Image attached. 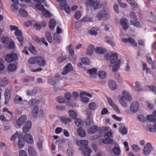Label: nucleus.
<instances>
[{
  "instance_id": "37",
  "label": "nucleus",
  "mask_w": 156,
  "mask_h": 156,
  "mask_svg": "<svg viewBox=\"0 0 156 156\" xmlns=\"http://www.w3.org/2000/svg\"><path fill=\"white\" fill-rule=\"evenodd\" d=\"M46 38L50 43H51L52 41V37L50 33L48 31H46L45 32Z\"/></svg>"
},
{
  "instance_id": "35",
  "label": "nucleus",
  "mask_w": 156,
  "mask_h": 156,
  "mask_svg": "<svg viewBox=\"0 0 156 156\" xmlns=\"http://www.w3.org/2000/svg\"><path fill=\"white\" fill-rule=\"evenodd\" d=\"M39 110L38 107L37 106H35L33 109L32 112L34 117L37 118V117Z\"/></svg>"
},
{
  "instance_id": "29",
  "label": "nucleus",
  "mask_w": 156,
  "mask_h": 156,
  "mask_svg": "<svg viewBox=\"0 0 156 156\" xmlns=\"http://www.w3.org/2000/svg\"><path fill=\"white\" fill-rule=\"evenodd\" d=\"M120 63V61L119 60L113 66L112 70L113 72H115L119 68Z\"/></svg>"
},
{
  "instance_id": "19",
  "label": "nucleus",
  "mask_w": 156,
  "mask_h": 156,
  "mask_svg": "<svg viewBox=\"0 0 156 156\" xmlns=\"http://www.w3.org/2000/svg\"><path fill=\"white\" fill-rule=\"evenodd\" d=\"M98 127L96 125L91 126L87 130V132L89 134L96 133L98 130Z\"/></svg>"
},
{
  "instance_id": "36",
  "label": "nucleus",
  "mask_w": 156,
  "mask_h": 156,
  "mask_svg": "<svg viewBox=\"0 0 156 156\" xmlns=\"http://www.w3.org/2000/svg\"><path fill=\"white\" fill-rule=\"evenodd\" d=\"M75 123L76 126L79 127L83 125V122L80 119L76 118L75 119Z\"/></svg>"
},
{
  "instance_id": "22",
  "label": "nucleus",
  "mask_w": 156,
  "mask_h": 156,
  "mask_svg": "<svg viewBox=\"0 0 156 156\" xmlns=\"http://www.w3.org/2000/svg\"><path fill=\"white\" fill-rule=\"evenodd\" d=\"M122 41L124 43L129 42L133 45L136 46L137 45V43L131 37H129L127 38H123L122 39Z\"/></svg>"
},
{
  "instance_id": "41",
  "label": "nucleus",
  "mask_w": 156,
  "mask_h": 156,
  "mask_svg": "<svg viewBox=\"0 0 156 156\" xmlns=\"http://www.w3.org/2000/svg\"><path fill=\"white\" fill-rule=\"evenodd\" d=\"M8 70L10 72H13L16 69V65L13 64H10L8 66Z\"/></svg>"
},
{
  "instance_id": "63",
  "label": "nucleus",
  "mask_w": 156,
  "mask_h": 156,
  "mask_svg": "<svg viewBox=\"0 0 156 156\" xmlns=\"http://www.w3.org/2000/svg\"><path fill=\"white\" fill-rule=\"evenodd\" d=\"M107 131V129L105 127H100L99 129V131L101 133L104 134Z\"/></svg>"
},
{
  "instance_id": "15",
  "label": "nucleus",
  "mask_w": 156,
  "mask_h": 156,
  "mask_svg": "<svg viewBox=\"0 0 156 156\" xmlns=\"http://www.w3.org/2000/svg\"><path fill=\"white\" fill-rule=\"evenodd\" d=\"M31 127V123L30 121H28L23 128V132L24 133L27 132Z\"/></svg>"
},
{
  "instance_id": "16",
  "label": "nucleus",
  "mask_w": 156,
  "mask_h": 156,
  "mask_svg": "<svg viewBox=\"0 0 156 156\" xmlns=\"http://www.w3.org/2000/svg\"><path fill=\"white\" fill-rule=\"evenodd\" d=\"M120 24L122 26L123 29L126 30L128 28V25L127 24V20L126 18L121 19L120 20Z\"/></svg>"
},
{
  "instance_id": "23",
  "label": "nucleus",
  "mask_w": 156,
  "mask_h": 156,
  "mask_svg": "<svg viewBox=\"0 0 156 156\" xmlns=\"http://www.w3.org/2000/svg\"><path fill=\"white\" fill-rule=\"evenodd\" d=\"M88 143V141L87 140H80L77 141L76 142V144L80 146V147H83V146H87V145Z\"/></svg>"
},
{
  "instance_id": "40",
  "label": "nucleus",
  "mask_w": 156,
  "mask_h": 156,
  "mask_svg": "<svg viewBox=\"0 0 156 156\" xmlns=\"http://www.w3.org/2000/svg\"><path fill=\"white\" fill-rule=\"evenodd\" d=\"M61 122L65 124L68 123L71 121V120L70 118L65 117L61 118Z\"/></svg>"
},
{
  "instance_id": "50",
  "label": "nucleus",
  "mask_w": 156,
  "mask_h": 156,
  "mask_svg": "<svg viewBox=\"0 0 156 156\" xmlns=\"http://www.w3.org/2000/svg\"><path fill=\"white\" fill-rule=\"evenodd\" d=\"M84 122L86 125L89 126L93 123V120L92 119L87 117L85 120Z\"/></svg>"
},
{
  "instance_id": "11",
  "label": "nucleus",
  "mask_w": 156,
  "mask_h": 156,
  "mask_svg": "<svg viewBox=\"0 0 156 156\" xmlns=\"http://www.w3.org/2000/svg\"><path fill=\"white\" fill-rule=\"evenodd\" d=\"M27 120V118L26 116L23 115L20 117L17 120L16 124L17 126H20L24 123Z\"/></svg>"
},
{
  "instance_id": "14",
  "label": "nucleus",
  "mask_w": 156,
  "mask_h": 156,
  "mask_svg": "<svg viewBox=\"0 0 156 156\" xmlns=\"http://www.w3.org/2000/svg\"><path fill=\"white\" fill-rule=\"evenodd\" d=\"M87 72L90 74V77L92 78H94L97 76V70L96 68L88 69L87 70Z\"/></svg>"
},
{
  "instance_id": "30",
  "label": "nucleus",
  "mask_w": 156,
  "mask_h": 156,
  "mask_svg": "<svg viewBox=\"0 0 156 156\" xmlns=\"http://www.w3.org/2000/svg\"><path fill=\"white\" fill-rule=\"evenodd\" d=\"M118 55L116 54H113L110 56V62L111 63L113 64L118 59Z\"/></svg>"
},
{
  "instance_id": "45",
  "label": "nucleus",
  "mask_w": 156,
  "mask_h": 156,
  "mask_svg": "<svg viewBox=\"0 0 156 156\" xmlns=\"http://www.w3.org/2000/svg\"><path fill=\"white\" fill-rule=\"evenodd\" d=\"M28 49L34 55H36L37 54V51L33 45H31L29 47Z\"/></svg>"
},
{
  "instance_id": "4",
  "label": "nucleus",
  "mask_w": 156,
  "mask_h": 156,
  "mask_svg": "<svg viewBox=\"0 0 156 156\" xmlns=\"http://www.w3.org/2000/svg\"><path fill=\"white\" fill-rule=\"evenodd\" d=\"M79 150L82 151V154L84 156H90V154L91 153V149L88 146L80 147Z\"/></svg>"
},
{
  "instance_id": "27",
  "label": "nucleus",
  "mask_w": 156,
  "mask_h": 156,
  "mask_svg": "<svg viewBox=\"0 0 156 156\" xmlns=\"http://www.w3.org/2000/svg\"><path fill=\"white\" fill-rule=\"evenodd\" d=\"M137 20H130V25L137 27H140V23Z\"/></svg>"
},
{
  "instance_id": "47",
  "label": "nucleus",
  "mask_w": 156,
  "mask_h": 156,
  "mask_svg": "<svg viewBox=\"0 0 156 156\" xmlns=\"http://www.w3.org/2000/svg\"><path fill=\"white\" fill-rule=\"evenodd\" d=\"M113 152L116 155H119L120 153V148L117 147H115L112 149Z\"/></svg>"
},
{
  "instance_id": "59",
  "label": "nucleus",
  "mask_w": 156,
  "mask_h": 156,
  "mask_svg": "<svg viewBox=\"0 0 156 156\" xmlns=\"http://www.w3.org/2000/svg\"><path fill=\"white\" fill-rule=\"evenodd\" d=\"M37 57H32L29 58L28 60L29 62L31 64H36Z\"/></svg>"
},
{
  "instance_id": "58",
  "label": "nucleus",
  "mask_w": 156,
  "mask_h": 156,
  "mask_svg": "<svg viewBox=\"0 0 156 156\" xmlns=\"http://www.w3.org/2000/svg\"><path fill=\"white\" fill-rule=\"evenodd\" d=\"M89 107L90 109L94 110L96 108V104L94 102H92L89 105Z\"/></svg>"
},
{
  "instance_id": "52",
  "label": "nucleus",
  "mask_w": 156,
  "mask_h": 156,
  "mask_svg": "<svg viewBox=\"0 0 156 156\" xmlns=\"http://www.w3.org/2000/svg\"><path fill=\"white\" fill-rule=\"evenodd\" d=\"M42 11V14L44 16L47 17H50V14L48 11L44 9Z\"/></svg>"
},
{
  "instance_id": "39",
  "label": "nucleus",
  "mask_w": 156,
  "mask_h": 156,
  "mask_svg": "<svg viewBox=\"0 0 156 156\" xmlns=\"http://www.w3.org/2000/svg\"><path fill=\"white\" fill-rule=\"evenodd\" d=\"M19 12L20 15L23 17H25L27 16V13L26 11L23 9H20Z\"/></svg>"
},
{
  "instance_id": "48",
  "label": "nucleus",
  "mask_w": 156,
  "mask_h": 156,
  "mask_svg": "<svg viewBox=\"0 0 156 156\" xmlns=\"http://www.w3.org/2000/svg\"><path fill=\"white\" fill-rule=\"evenodd\" d=\"M147 119L148 120L151 122H154L156 121V117L154 115L147 116Z\"/></svg>"
},
{
  "instance_id": "51",
  "label": "nucleus",
  "mask_w": 156,
  "mask_h": 156,
  "mask_svg": "<svg viewBox=\"0 0 156 156\" xmlns=\"http://www.w3.org/2000/svg\"><path fill=\"white\" fill-rule=\"evenodd\" d=\"M120 103L124 107H126L127 106V103L124 100L123 97H122L119 100Z\"/></svg>"
},
{
  "instance_id": "49",
  "label": "nucleus",
  "mask_w": 156,
  "mask_h": 156,
  "mask_svg": "<svg viewBox=\"0 0 156 156\" xmlns=\"http://www.w3.org/2000/svg\"><path fill=\"white\" fill-rule=\"evenodd\" d=\"M146 129L150 132H155V129H154L153 127L152 128V126L151 125H147L146 127Z\"/></svg>"
},
{
  "instance_id": "34",
  "label": "nucleus",
  "mask_w": 156,
  "mask_h": 156,
  "mask_svg": "<svg viewBox=\"0 0 156 156\" xmlns=\"http://www.w3.org/2000/svg\"><path fill=\"white\" fill-rule=\"evenodd\" d=\"M94 49V46L91 45L89 46L87 49V54L88 55H91L93 53Z\"/></svg>"
},
{
  "instance_id": "21",
  "label": "nucleus",
  "mask_w": 156,
  "mask_h": 156,
  "mask_svg": "<svg viewBox=\"0 0 156 156\" xmlns=\"http://www.w3.org/2000/svg\"><path fill=\"white\" fill-rule=\"evenodd\" d=\"M48 82L51 85L55 86L56 82L58 81L55 77L49 76L48 78Z\"/></svg>"
},
{
  "instance_id": "2",
  "label": "nucleus",
  "mask_w": 156,
  "mask_h": 156,
  "mask_svg": "<svg viewBox=\"0 0 156 156\" xmlns=\"http://www.w3.org/2000/svg\"><path fill=\"white\" fill-rule=\"evenodd\" d=\"M97 16L99 19L104 18L106 19H108L110 17V12L109 9L107 8H104L101 9L97 13Z\"/></svg>"
},
{
  "instance_id": "56",
  "label": "nucleus",
  "mask_w": 156,
  "mask_h": 156,
  "mask_svg": "<svg viewBox=\"0 0 156 156\" xmlns=\"http://www.w3.org/2000/svg\"><path fill=\"white\" fill-rule=\"evenodd\" d=\"M56 100L59 104H62L65 102L64 98L61 97H58L56 98Z\"/></svg>"
},
{
  "instance_id": "32",
  "label": "nucleus",
  "mask_w": 156,
  "mask_h": 156,
  "mask_svg": "<svg viewBox=\"0 0 156 156\" xmlns=\"http://www.w3.org/2000/svg\"><path fill=\"white\" fill-rule=\"evenodd\" d=\"M68 113L69 116L72 119H75L77 117V114L76 112L74 111L69 110L68 111Z\"/></svg>"
},
{
  "instance_id": "5",
  "label": "nucleus",
  "mask_w": 156,
  "mask_h": 156,
  "mask_svg": "<svg viewBox=\"0 0 156 156\" xmlns=\"http://www.w3.org/2000/svg\"><path fill=\"white\" fill-rule=\"evenodd\" d=\"M17 55L15 53L8 54L5 57V60L7 62H11L14 61L17 59Z\"/></svg>"
},
{
  "instance_id": "9",
  "label": "nucleus",
  "mask_w": 156,
  "mask_h": 156,
  "mask_svg": "<svg viewBox=\"0 0 156 156\" xmlns=\"http://www.w3.org/2000/svg\"><path fill=\"white\" fill-rule=\"evenodd\" d=\"M24 140L23 135L22 134H19L18 145L20 149H21L24 145Z\"/></svg>"
},
{
  "instance_id": "7",
  "label": "nucleus",
  "mask_w": 156,
  "mask_h": 156,
  "mask_svg": "<svg viewBox=\"0 0 156 156\" xmlns=\"http://www.w3.org/2000/svg\"><path fill=\"white\" fill-rule=\"evenodd\" d=\"M33 39L35 41L40 44H42L43 43L46 46L48 45V44L44 38H39L37 36H35L33 37Z\"/></svg>"
},
{
  "instance_id": "43",
  "label": "nucleus",
  "mask_w": 156,
  "mask_h": 156,
  "mask_svg": "<svg viewBox=\"0 0 156 156\" xmlns=\"http://www.w3.org/2000/svg\"><path fill=\"white\" fill-rule=\"evenodd\" d=\"M105 41L109 44H110L112 46H114L115 45V43L112 41L111 38L108 36H107L105 38Z\"/></svg>"
},
{
  "instance_id": "54",
  "label": "nucleus",
  "mask_w": 156,
  "mask_h": 156,
  "mask_svg": "<svg viewBox=\"0 0 156 156\" xmlns=\"http://www.w3.org/2000/svg\"><path fill=\"white\" fill-rule=\"evenodd\" d=\"M82 22H86L91 21V18L89 16H86L80 20Z\"/></svg>"
},
{
  "instance_id": "17",
  "label": "nucleus",
  "mask_w": 156,
  "mask_h": 156,
  "mask_svg": "<svg viewBox=\"0 0 156 156\" xmlns=\"http://www.w3.org/2000/svg\"><path fill=\"white\" fill-rule=\"evenodd\" d=\"M23 138L26 142L28 143L32 144L33 143V139L32 136L28 133H26Z\"/></svg>"
},
{
  "instance_id": "26",
  "label": "nucleus",
  "mask_w": 156,
  "mask_h": 156,
  "mask_svg": "<svg viewBox=\"0 0 156 156\" xmlns=\"http://www.w3.org/2000/svg\"><path fill=\"white\" fill-rule=\"evenodd\" d=\"M56 22L53 19H51L49 21V27L51 30H53L55 27Z\"/></svg>"
},
{
  "instance_id": "31",
  "label": "nucleus",
  "mask_w": 156,
  "mask_h": 156,
  "mask_svg": "<svg viewBox=\"0 0 156 156\" xmlns=\"http://www.w3.org/2000/svg\"><path fill=\"white\" fill-rule=\"evenodd\" d=\"M28 151L30 156H37L36 151L32 147H29Z\"/></svg>"
},
{
  "instance_id": "8",
  "label": "nucleus",
  "mask_w": 156,
  "mask_h": 156,
  "mask_svg": "<svg viewBox=\"0 0 156 156\" xmlns=\"http://www.w3.org/2000/svg\"><path fill=\"white\" fill-rule=\"evenodd\" d=\"M139 104L136 101H134L131 105L130 109L131 112L133 113L136 112L138 109Z\"/></svg>"
},
{
  "instance_id": "61",
  "label": "nucleus",
  "mask_w": 156,
  "mask_h": 156,
  "mask_svg": "<svg viewBox=\"0 0 156 156\" xmlns=\"http://www.w3.org/2000/svg\"><path fill=\"white\" fill-rule=\"evenodd\" d=\"M2 43L5 44H7L9 43V38L6 36H4L2 38Z\"/></svg>"
},
{
  "instance_id": "53",
  "label": "nucleus",
  "mask_w": 156,
  "mask_h": 156,
  "mask_svg": "<svg viewBox=\"0 0 156 156\" xmlns=\"http://www.w3.org/2000/svg\"><path fill=\"white\" fill-rule=\"evenodd\" d=\"M98 75L101 78L104 79L106 77V73L103 71H100L98 72Z\"/></svg>"
},
{
  "instance_id": "20",
  "label": "nucleus",
  "mask_w": 156,
  "mask_h": 156,
  "mask_svg": "<svg viewBox=\"0 0 156 156\" xmlns=\"http://www.w3.org/2000/svg\"><path fill=\"white\" fill-rule=\"evenodd\" d=\"M46 62L42 58L37 57L36 64L40 66H43L45 65Z\"/></svg>"
},
{
  "instance_id": "6",
  "label": "nucleus",
  "mask_w": 156,
  "mask_h": 156,
  "mask_svg": "<svg viewBox=\"0 0 156 156\" xmlns=\"http://www.w3.org/2000/svg\"><path fill=\"white\" fill-rule=\"evenodd\" d=\"M59 7L62 10H65L67 14H69L70 12V8L67 5L66 1H64L63 2L59 4Z\"/></svg>"
},
{
  "instance_id": "55",
  "label": "nucleus",
  "mask_w": 156,
  "mask_h": 156,
  "mask_svg": "<svg viewBox=\"0 0 156 156\" xmlns=\"http://www.w3.org/2000/svg\"><path fill=\"white\" fill-rule=\"evenodd\" d=\"M119 130L120 133L122 134H126L127 133V130L125 126L121 127Z\"/></svg>"
},
{
  "instance_id": "24",
  "label": "nucleus",
  "mask_w": 156,
  "mask_h": 156,
  "mask_svg": "<svg viewBox=\"0 0 156 156\" xmlns=\"http://www.w3.org/2000/svg\"><path fill=\"white\" fill-rule=\"evenodd\" d=\"M78 135L81 137H84L86 135V133L82 128H79L77 130Z\"/></svg>"
},
{
  "instance_id": "13",
  "label": "nucleus",
  "mask_w": 156,
  "mask_h": 156,
  "mask_svg": "<svg viewBox=\"0 0 156 156\" xmlns=\"http://www.w3.org/2000/svg\"><path fill=\"white\" fill-rule=\"evenodd\" d=\"M12 85L10 86L9 88H7L5 90V100L7 101H9L10 95V93L12 91Z\"/></svg>"
},
{
  "instance_id": "62",
  "label": "nucleus",
  "mask_w": 156,
  "mask_h": 156,
  "mask_svg": "<svg viewBox=\"0 0 156 156\" xmlns=\"http://www.w3.org/2000/svg\"><path fill=\"white\" fill-rule=\"evenodd\" d=\"M35 6L37 9L40 11H42L44 9V8L43 6L40 4H36L35 5Z\"/></svg>"
},
{
  "instance_id": "57",
  "label": "nucleus",
  "mask_w": 156,
  "mask_h": 156,
  "mask_svg": "<svg viewBox=\"0 0 156 156\" xmlns=\"http://www.w3.org/2000/svg\"><path fill=\"white\" fill-rule=\"evenodd\" d=\"M69 58L70 61L73 62L75 61L76 57L74 53L69 54Z\"/></svg>"
},
{
  "instance_id": "1",
  "label": "nucleus",
  "mask_w": 156,
  "mask_h": 156,
  "mask_svg": "<svg viewBox=\"0 0 156 156\" xmlns=\"http://www.w3.org/2000/svg\"><path fill=\"white\" fill-rule=\"evenodd\" d=\"M85 4L86 6L92 7L94 9H99L102 7L100 1L98 0H87Z\"/></svg>"
},
{
  "instance_id": "38",
  "label": "nucleus",
  "mask_w": 156,
  "mask_h": 156,
  "mask_svg": "<svg viewBox=\"0 0 156 156\" xmlns=\"http://www.w3.org/2000/svg\"><path fill=\"white\" fill-rule=\"evenodd\" d=\"M39 102V100H36L34 99H31L29 102V104L30 106L33 107Z\"/></svg>"
},
{
  "instance_id": "3",
  "label": "nucleus",
  "mask_w": 156,
  "mask_h": 156,
  "mask_svg": "<svg viewBox=\"0 0 156 156\" xmlns=\"http://www.w3.org/2000/svg\"><path fill=\"white\" fill-rule=\"evenodd\" d=\"M153 150V148L149 143H147L143 149V154L146 156L149 154L151 151Z\"/></svg>"
},
{
  "instance_id": "28",
  "label": "nucleus",
  "mask_w": 156,
  "mask_h": 156,
  "mask_svg": "<svg viewBox=\"0 0 156 156\" xmlns=\"http://www.w3.org/2000/svg\"><path fill=\"white\" fill-rule=\"evenodd\" d=\"M122 93L124 97L127 100L130 101L132 100V97L128 92L125 90H123L122 91Z\"/></svg>"
},
{
  "instance_id": "10",
  "label": "nucleus",
  "mask_w": 156,
  "mask_h": 156,
  "mask_svg": "<svg viewBox=\"0 0 156 156\" xmlns=\"http://www.w3.org/2000/svg\"><path fill=\"white\" fill-rule=\"evenodd\" d=\"M73 69V67L70 63H68L64 68L63 71L62 72L63 75L67 74L69 72L71 71Z\"/></svg>"
},
{
  "instance_id": "42",
  "label": "nucleus",
  "mask_w": 156,
  "mask_h": 156,
  "mask_svg": "<svg viewBox=\"0 0 156 156\" xmlns=\"http://www.w3.org/2000/svg\"><path fill=\"white\" fill-rule=\"evenodd\" d=\"M105 138L102 140V142L105 144H109L113 142V140L109 138L105 137Z\"/></svg>"
},
{
  "instance_id": "12",
  "label": "nucleus",
  "mask_w": 156,
  "mask_h": 156,
  "mask_svg": "<svg viewBox=\"0 0 156 156\" xmlns=\"http://www.w3.org/2000/svg\"><path fill=\"white\" fill-rule=\"evenodd\" d=\"M107 101L109 105L112 107L113 109L118 113H120V111L117 106L113 102L112 99L110 98H107Z\"/></svg>"
},
{
  "instance_id": "60",
  "label": "nucleus",
  "mask_w": 156,
  "mask_h": 156,
  "mask_svg": "<svg viewBox=\"0 0 156 156\" xmlns=\"http://www.w3.org/2000/svg\"><path fill=\"white\" fill-rule=\"evenodd\" d=\"M17 38L19 42H20V45L21 46H23V42L24 39L22 35L17 37Z\"/></svg>"
},
{
  "instance_id": "44",
  "label": "nucleus",
  "mask_w": 156,
  "mask_h": 156,
  "mask_svg": "<svg viewBox=\"0 0 156 156\" xmlns=\"http://www.w3.org/2000/svg\"><path fill=\"white\" fill-rule=\"evenodd\" d=\"M81 26V25L80 23L75 22L72 23V27L73 29L77 30Z\"/></svg>"
},
{
  "instance_id": "25",
  "label": "nucleus",
  "mask_w": 156,
  "mask_h": 156,
  "mask_svg": "<svg viewBox=\"0 0 156 156\" xmlns=\"http://www.w3.org/2000/svg\"><path fill=\"white\" fill-rule=\"evenodd\" d=\"M53 40L55 44H58L61 42V38L59 35L54 34L53 36Z\"/></svg>"
},
{
  "instance_id": "46",
  "label": "nucleus",
  "mask_w": 156,
  "mask_h": 156,
  "mask_svg": "<svg viewBox=\"0 0 156 156\" xmlns=\"http://www.w3.org/2000/svg\"><path fill=\"white\" fill-rule=\"evenodd\" d=\"M82 62L83 63L86 65H89L90 61L89 59L86 57H83L81 59Z\"/></svg>"
},
{
  "instance_id": "64",
  "label": "nucleus",
  "mask_w": 156,
  "mask_h": 156,
  "mask_svg": "<svg viewBox=\"0 0 156 156\" xmlns=\"http://www.w3.org/2000/svg\"><path fill=\"white\" fill-rule=\"evenodd\" d=\"M81 16V13L80 11H77L75 13V19L78 20L80 18Z\"/></svg>"
},
{
  "instance_id": "18",
  "label": "nucleus",
  "mask_w": 156,
  "mask_h": 156,
  "mask_svg": "<svg viewBox=\"0 0 156 156\" xmlns=\"http://www.w3.org/2000/svg\"><path fill=\"white\" fill-rule=\"evenodd\" d=\"M108 85L109 87L112 90H114L117 88L115 82L112 80H110L108 81Z\"/></svg>"
},
{
  "instance_id": "33",
  "label": "nucleus",
  "mask_w": 156,
  "mask_h": 156,
  "mask_svg": "<svg viewBox=\"0 0 156 156\" xmlns=\"http://www.w3.org/2000/svg\"><path fill=\"white\" fill-rule=\"evenodd\" d=\"M95 51L99 54H103L106 51V49L101 47H98L95 49Z\"/></svg>"
}]
</instances>
